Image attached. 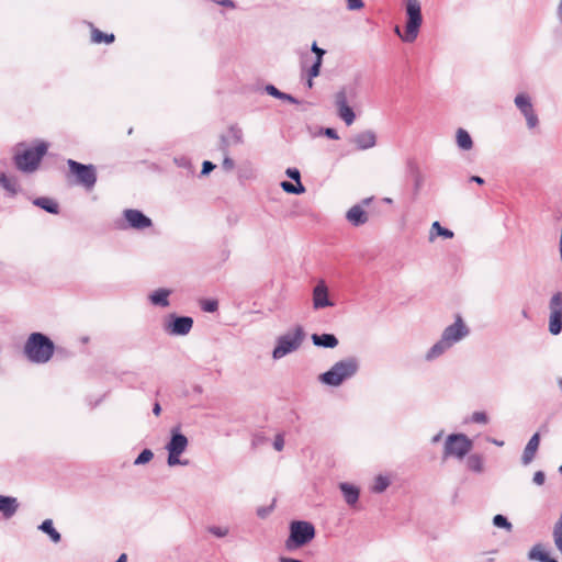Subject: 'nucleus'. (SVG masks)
Here are the masks:
<instances>
[{
    "instance_id": "obj_1",
    "label": "nucleus",
    "mask_w": 562,
    "mask_h": 562,
    "mask_svg": "<svg viewBox=\"0 0 562 562\" xmlns=\"http://www.w3.org/2000/svg\"><path fill=\"white\" fill-rule=\"evenodd\" d=\"M469 333L468 326L464 324L462 317L458 315L454 323L445 328L441 338L428 350L425 356L426 360L431 361L438 358L454 344L467 337Z\"/></svg>"
},
{
    "instance_id": "obj_2",
    "label": "nucleus",
    "mask_w": 562,
    "mask_h": 562,
    "mask_svg": "<svg viewBox=\"0 0 562 562\" xmlns=\"http://www.w3.org/2000/svg\"><path fill=\"white\" fill-rule=\"evenodd\" d=\"M54 342L42 333H32L24 344V355L33 363H46L54 355Z\"/></svg>"
},
{
    "instance_id": "obj_3",
    "label": "nucleus",
    "mask_w": 562,
    "mask_h": 562,
    "mask_svg": "<svg viewBox=\"0 0 562 562\" xmlns=\"http://www.w3.org/2000/svg\"><path fill=\"white\" fill-rule=\"evenodd\" d=\"M359 369V362L353 357H348L336 362L328 371L319 374L318 381L325 385L339 386L346 380L352 378Z\"/></svg>"
},
{
    "instance_id": "obj_4",
    "label": "nucleus",
    "mask_w": 562,
    "mask_h": 562,
    "mask_svg": "<svg viewBox=\"0 0 562 562\" xmlns=\"http://www.w3.org/2000/svg\"><path fill=\"white\" fill-rule=\"evenodd\" d=\"M405 9L407 15L405 32L402 33L400 26H395L394 32L403 42L413 43L417 38L423 23L420 2L418 0H405Z\"/></svg>"
},
{
    "instance_id": "obj_5",
    "label": "nucleus",
    "mask_w": 562,
    "mask_h": 562,
    "mask_svg": "<svg viewBox=\"0 0 562 562\" xmlns=\"http://www.w3.org/2000/svg\"><path fill=\"white\" fill-rule=\"evenodd\" d=\"M305 331L302 326L296 325L286 333L280 335L276 340L272 350V358L279 360L296 350H299L304 341Z\"/></svg>"
},
{
    "instance_id": "obj_6",
    "label": "nucleus",
    "mask_w": 562,
    "mask_h": 562,
    "mask_svg": "<svg viewBox=\"0 0 562 562\" xmlns=\"http://www.w3.org/2000/svg\"><path fill=\"white\" fill-rule=\"evenodd\" d=\"M47 149V143L38 140L34 148H27L22 153H16L14 155L16 168L23 172H34L38 168L42 158L46 155Z\"/></svg>"
},
{
    "instance_id": "obj_7",
    "label": "nucleus",
    "mask_w": 562,
    "mask_h": 562,
    "mask_svg": "<svg viewBox=\"0 0 562 562\" xmlns=\"http://www.w3.org/2000/svg\"><path fill=\"white\" fill-rule=\"evenodd\" d=\"M315 537V527L305 520H294L290 524V535L285 540V548L289 551L299 549L310 543Z\"/></svg>"
},
{
    "instance_id": "obj_8",
    "label": "nucleus",
    "mask_w": 562,
    "mask_h": 562,
    "mask_svg": "<svg viewBox=\"0 0 562 562\" xmlns=\"http://www.w3.org/2000/svg\"><path fill=\"white\" fill-rule=\"evenodd\" d=\"M187 447L188 438L180 432L179 428H172L170 440L166 445L168 451L167 463L169 467L189 464L188 460L180 459V456L186 451Z\"/></svg>"
},
{
    "instance_id": "obj_9",
    "label": "nucleus",
    "mask_w": 562,
    "mask_h": 562,
    "mask_svg": "<svg viewBox=\"0 0 562 562\" xmlns=\"http://www.w3.org/2000/svg\"><path fill=\"white\" fill-rule=\"evenodd\" d=\"M472 440L464 434L449 435L445 441L443 459L454 457L463 459L472 449Z\"/></svg>"
},
{
    "instance_id": "obj_10",
    "label": "nucleus",
    "mask_w": 562,
    "mask_h": 562,
    "mask_svg": "<svg viewBox=\"0 0 562 562\" xmlns=\"http://www.w3.org/2000/svg\"><path fill=\"white\" fill-rule=\"evenodd\" d=\"M67 165L71 173L77 177V183L91 190L97 182V170L93 165H83L76 160L68 159Z\"/></svg>"
},
{
    "instance_id": "obj_11",
    "label": "nucleus",
    "mask_w": 562,
    "mask_h": 562,
    "mask_svg": "<svg viewBox=\"0 0 562 562\" xmlns=\"http://www.w3.org/2000/svg\"><path fill=\"white\" fill-rule=\"evenodd\" d=\"M549 331L557 336L562 330V292H555L549 301Z\"/></svg>"
},
{
    "instance_id": "obj_12",
    "label": "nucleus",
    "mask_w": 562,
    "mask_h": 562,
    "mask_svg": "<svg viewBox=\"0 0 562 562\" xmlns=\"http://www.w3.org/2000/svg\"><path fill=\"white\" fill-rule=\"evenodd\" d=\"M335 104L337 106L339 117L346 123V125H351L355 122L356 115L353 110L348 105V89L346 87L341 88L335 94Z\"/></svg>"
},
{
    "instance_id": "obj_13",
    "label": "nucleus",
    "mask_w": 562,
    "mask_h": 562,
    "mask_svg": "<svg viewBox=\"0 0 562 562\" xmlns=\"http://www.w3.org/2000/svg\"><path fill=\"white\" fill-rule=\"evenodd\" d=\"M193 326V319L189 316L170 315V321L165 325V330L169 335L184 336L190 333Z\"/></svg>"
},
{
    "instance_id": "obj_14",
    "label": "nucleus",
    "mask_w": 562,
    "mask_h": 562,
    "mask_svg": "<svg viewBox=\"0 0 562 562\" xmlns=\"http://www.w3.org/2000/svg\"><path fill=\"white\" fill-rule=\"evenodd\" d=\"M123 215L131 228L142 231L153 225L151 220L138 210L127 209Z\"/></svg>"
},
{
    "instance_id": "obj_15",
    "label": "nucleus",
    "mask_w": 562,
    "mask_h": 562,
    "mask_svg": "<svg viewBox=\"0 0 562 562\" xmlns=\"http://www.w3.org/2000/svg\"><path fill=\"white\" fill-rule=\"evenodd\" d=\"M334 303L329 300L328 296V288L324 280L318 281V283L313 289V307L314 310H321L324 307L333 306Z\"/></svg>"
},
{
    "instance_id": "obj_16",
    "label": "nucleus",
    "mask_w": 562,
    "mask_h": 562,
    "mask_svg": "<svg viewBox=\"0 0 562 562\" xmlns=\"http://www.w3.org/2000/svg\"><path fill=\"white\" fill-rule=\"evenodd\" d=\"M352 142L357 149L367 150L376 145V135L373 131L367 130L355 135Z\"/></svg>"
},
{
    "instance_id": "obj_17",
    "label": "nucleus",
    "mask_w": 562,
    "mask_h": 562,
    "mask_svg": "<svg viewBox=\"0 0 562 562\" xmlns=\"http://www.w3.org/2000/svg\"><path fill=\"white\" fill-rule=\"evenodd\" d=\"M19 508L15 497L0 495V513L5 519L13 517Z\"/></svg>"
},
{
    "instance_id": "obj_18",
    "label": "nucleus",
    "mask_w": 562,
    "mask_h": 562,
    "mask_svg": "<svg viewBox=\"0 0 562 562\" xmlns=\"http://www.w3.org/2000/svg\"><path fill=\"white\" fill-rule=\"evenodd\" d=\"M539 442H540V436L538 432H536L531 436V438L529 439V441L527 442V445L524 449L522 457H521L522 464L527 465L533 460L535 454L539 448Z\"/></svg>"
},
{
    "instance_id": "obj_19",
    "label": "nucleus",
    "mask_w": 562,
    "mask_h": 562,
    "mask_svg": "<svg viewBox=\"0 0 562 562\" xmlns=\"http://www.w3.org/2000/svg\"><path fill=\"white\" fill-rule=\"evenodd\" d=\"M346 218L350 224L358 227L368 222V214L360 205L357 204L348 210Z\"/></svg>"
},
{
    "instance_id": "obj_20",
    "label": "nucleus",
    "mask_w": 562,
    "mask_h": 562,
    "mask_svg": "<svg viewBox=\"0 0 562 562\" xmlns=\"http://www.w3.org/2000/svg\"><path fill=\"white\" fill-rule=\"evenodd\" d=\"M339 490L344 495L345 502L349 506H355L358 503L360 491L357 486L347 482H342L339 484Z\"/></svg>"
},
{
    "instance_id": "obj_21",
    "label": "nucleus",
    "mask_w": 562,
    "mask_h": 562,
    "mask_svg": "<svg viewBox=\"0 0 562 562\" xmlns=\"http://www.w3.org/2000/svg\"><path fill=\"white\" fill-rule=\"evenodd\" d=\"M171 291L165 288H160L151 292L148 296L150 303L156 306L167 307L169 306V295Z\"/></svg>"
},
{
    "instance_id": "obj_22",
    "label": "nucleus",
    "mask_w": 562,
    "mask_h": 562,
    "mask_svg": "<svg viewBox=\"0 0 562 562\" xmlns=\"http://www.w3.org/2000/svg\"><path fill=\"white\" fill-rule=\"evenodd\" d=\"M311 338L317 347L335 348L338 346V339L334 334H313Z\"/></svg>"
},
{
    "instance_id": "obj_23",
    "label": "nucleus",
    "mask_w": 562,
    "mask_h": 562,
    "mask_svg": "<svg viewBox=\"0 0 562 562\" xmlns=\"http://www.w3.org/2000/svg\"><path fill=\"white\" fill-rule=\"evenodd\" d=\"M0 186L8 192L10 196H13L19 191V184L14 177H9L4 172H0Z\"/></svg>"
},
{
    "instance_id": "obj_24",
    "label": "nucleus",
    "mask_w": 562,
    "mask_h": 562,
    "mask_svg": "<svg viewBox=\"0 0 562 562\" xmlns=\"http://www.w3.org/2000/svg\"><path fill=\"white\" fill-rule=\"evenodd\" d=\"M34 205L45 210L50 214H57L59 211L58 204L55 200L46 196L36 198L34 200Z\"/></svg>"
},
{
    "instance_id": "obj_25",
    "label": "nucleus",
    "mask_w": 562,
    "mask_h": 562,
    "mask_svg": "<svg viewBox=\"0 0 562 562\" xmlns=\"http://www.w3.org/2000/svg\"><path fill=\"white\" fill-rule=\"evenodd\" d=\"M456 137H457L458 147L460 149H462V150L472 149L473 140H472L470 134L465 130L458 128Z\"/></svg>"
},
{
    "instance_id": "obj_26",
    "label": "nucleus",
    "mask_w": 562,
    "mask_h": 562,
    "mask_svg": "<svg viewBox=\"0 0 562 562\" xmlns=\"http://www.w3.org/2000/svg\"><path fill=\"white\" fill-rule=\"evenodd\" d=\"M265 90H266V92L269 95L274 97L277 99H280V100H283V101H288V102L293 103V104H299L300 103L299 100L295 99L293 95L280 91L273 85H267Z\"/></svg>"
},
{
    "instance_id": "obj_27",
    "label": "nucleus",
    "mask_w": 562,
    "mask_h": 562,
    "mask_svg": "<svg viewBox=\"0 0 562 562\" xmlns=\"http://www.w3.org/2000/svg\"><path fill=\"white\" fill-rule=\"evenodd\" d=\"M467 468L475 473H482L484 471V460L480 454H471L467 459Z\"/></svg>"
},
{
    "instance_id": "obj_28",
    "label": "nucleus",
    "mask_w": 562,
    "mask_h": 562,
    "mask_svg": "<svg viewBox=\"0 0 562 562\" xmlns=\"http://www.w3.org/2000/svg\"><path fill=\"white\" fill-rule=\"evenodd\" d=\"M38 529L43 532L47 533L50 538V540L55 543L59 542L61 539L60 533L54 528L53 521L50 519L44 520Z\"/></svg>"
},
{
    "instance_id": "obj_29",
    "label": "nucleus",
    "mask_w": 562,
    "mask_h": 562,
    "mask_svg": "<svg viewBox=\"0 0 562 562\" xmlns=\"http://www.w3.org/2000/svg\"><path fill=\"white\" fill-rule=\"evenodd\" d=\"M226 135L233 145H239L244 143L243 130L236 124L228 127Z\"/></svg>"
},
{
    "instance_id": "obj_30",
    "label": "nucleus",
    "mask_w": 562,
    "mask_h": 562,
    "mask_svg": "<svg viewBox=\"0 0 562 562\" xmlns=\"http://www.w3.org/2000/svg\"><path fill=\"white\" fill-rule=\"evenodd\" d=\"M435 234L438 236H441L443 238H452L453 237V232L448 228L442 227L440 225V223L437 221L434 222L431 225L430 236H429L430 240H434Z\"/></svg>"
},
{
    "instance_id": "obj_31",
    "label": "nucleus",
    "mask_w": 562,
    "mask_h": 562,
    "mask_svg": "<svg viewBox=\"0 0 562 562\" xmlns=\"http://www.w3.org/2000/svg\"><path fill=\"white\" fill-rule=\"evenodd\" d=\"M515 104L522 114L532 110L530 98L524 93L517 94L515 98Z\"/></svg>"
},
{
    "instance_id": "obj_32",
    "label": "nucleus",
    "mask_w": 562,
    "mask_h": 562,
    "mask_svg": "<svg viewBox=\"0 0 562 562\" xmlns=\"http://www.w3.org/2000/svg\"><path fill=\"white\" fill-rule=\"evenodd\" d=\"M281 188L284 192L291 193V194H302L305 192V187L302 184V182L294 184L289 181H282Z\"/></svg>"
},
{
    "instance_id": "obj_33",
    "label": "nucleus",
    "mask_w": 562,
    "mask_h": 562,
    "mask_svg": "<svg viewBox=\"0 0 562 562\" xmlns=\"http://www.w3.org/2000/svg\"><path fill=\"white\" fill-rule=\"evenodd\" d=\"M390 485V480L387 476L384 475H378L374 479L373 485H372V492L374 493H382L384 492Z\"/></svg>"
},
{
    "instance_id": "obj_34",
    "label": "nucleus",
    "mask_w": 562,
    "mask_h": 562,
    "mask_svg": "<svg viewBox=\"0 0 562 562\" xmlns=\"http://www.w3.org/2000/svg\"><path fill=\"white\" fill-rule=\"evenodd\" d=\"M91 38H92L93 43H102V42L112 43V42H114L113 34H105L98 29L92 30Z\"/></svg>"
},
{
    "instance_id": "obj_35",
    "label": "nucleus",
    "mask_w": 562,
    "mask_h": 562,
    "mask_svg": "<svg viewBox=\"0 0 562 562\" xmlns=\"http://www.w3.org/2000/svg\"><path fill=\"white\" fill-rule=\"evenodd\" d=\"M547 557H548V553L542 550L540 544L533 546L528 553L529 560H536V561H540V562H544Z\"/></svg>"
},
{
    "instance_id": "obj_36",
    "label": "nucleus",
    "mask_w": 562,
    "mask_h": 562,
    "mask_svg": "<svg viewBox=\"0 0 562 562\" xmlns=\"http://www.w3.org/2000/svg\"><path fill=\"white\" fill-rule=\"evenodd\" d=\"M493 525L497 528H504L507 531H512L513 529V525L508 521V519L505 516L501 514L494 516Z\"/></svg>"
},
{
    "instance_id": "obj_37",
    "label": "nucleus",
    "mask_w": 562,
    "mask_h": 562,
    "mask_svg": "<svg viewBox=\"0 0 562 562\" xmlns=\"http://www.w3.org/2000/svg\"><path fill=\"white\" fill-rule=\"evenodd\" d=\"M154 458V453L150 449H144L138 457L135 459L134 464L140 465L149 462Z\"/></svg>"
},
{
    "instance_id": "obj_38",
    "label": "nucleus",
    "mask_w": 562,
    "mask_h": 562,
    "mask_svg": "<svg viewBox=\"0 0 562 562\" xmlns=\"http://www.w3.org/2000/svg\"><path fill=\"white\" fill-rule=\"evenodd\" d=\"M207 531L217 538L226 537L229 532L228 527L210 526Z\"/></svg>"
},
{
    "instance_id": "obj_39",
    "label": "nucleus",
    "mask_w": 562,
    "mask_h": 562,
    "mask_svg": "<svg viewBox=\"0 0 562 562\" xmlns=\"http://www.w3.org/2000/svg\"><path fill=\"white\" fill-rule=\"evenodd\" d=\"M201 307L204 312L214 313L218 308V303L215 300H205L202 302Z\"/></svg>"
},
{
    "instance_id": "obj_40",
    "label": "nucleus",
    "mask_w": 562,
    "mask_h": 562,
    "mask_svg": "<svg viewBox=\"0 0 562 562\" xmlns=\"http://www.w3.org/2000/svg\"><path fill=\"white\" fill-rule=\"evenodd\" d=\"M526 121H527V125L529 128H533L537 126L538 124V116L537 114L535 113L533 109L528 111L527 113L524 114Z\"/></svg>"
},
{
    "instance_id": "obj_41",
    "label": "nucleus",
    "mask_w": 562,
    "mask_h": 562,
    "mask_svg": "<svg viewBox=\"0 0 562 562\" xmlns=\"http://www.w3.org/2000/svg\"><path fill=\"white\" fill-rule=\"evenodd\" d=\"M321 67H322V61L319 58H316L307 71L308 77H311V78L317 77L319 75Z\"/></svg>"
},
{
    "instance_id": "obj_42",
    "label": "nucleus",
    "mask_w": 562,
    "mask_h": 562,
    "mask_svg": "<svg viewBox=\"0 0 562 562\" xmlns=\"http://www.w3.org/2000/svg\"><path fill=\"white\" fill-rule=\"evenodd\" d=\"M232 142L227 137L226 134H222L220 137V149L223 153V155H226L228 153L229 146H232Z\"/></svg>"
},
{
    "instance_id": "obj_43",
    "label": "nucleus",
    "mask_w": 562,
    "mask_h": 562,
    "mask_svg": "<svg viewBox=\"0 0 562 562\" xmlns=\"http://www.w3.org/2000/svg\"><path fill=\"white\" fill-rule=\"evenodd\" d=\"M285 175L295 181V183L301 182V172L297 168H288L285 170Z\"/></svg>"
},
{
    "instance_id": "obj_44",
    "label": "nucleus",
    "mask_w": 562,
    "mask_h": 562,
    "mask_svg": "<svg viewBox=\"0 0 562 562\" xmlns=\"http://www.w3.org/2000/svg\"><path fill=\"white\" fill-rule=\"evenodd\" d=\"M471 419L477 424H486L488 420L487 415L484 412H474Z\"/></svg>"
},
{
    "instance_id": "obj_45",
    "label": "nucleus",
    "mask_w": 562,
    "mask_h": 562,
    "mask_svg": "<svg viewBox=\"0 0 562 562\" xmlns=\"http://www.w3.org/2000/svg\"><path fill=\"white\" fill-rule=\"evenodd\" d=\"M235 167L234 160L228 156V153L224 155V159L222 161V168L225 171H232Z\"/></svg>"
},
{
    "instance_id": "obj_46",
    "label": "nucleus",
    "mask_w": 562,
    "mask_h": 562,
    "mask_svg": "<svg viewBox=\"0 0 562 562\" xmlns=\"http://www.w3.org/2000/svg\"><path fill=\"white\" fill-rule=\"evenodd\" d=\"M363 1L362 0H347V8L348 10H359L363 8Z\"/></svg>"
},
{
    "instance_id": "obj_47",
    "label": "nucleus",
    "mask_w": 562,
    "mask_h": 562,
    "mask_svg": "<svg viewBox=\"0 0 562 562\" xmlns=\"http://www.w3.org/2000/svg\"><path fill=\"white\" fill-rule=\"evenodd\" d=\"M272 509H273V505L268 506V507H265V506L259 507L257 509V516L263 519V518H266V517H268L270 515Z\"/></svg>"
},
{
    "instance_id": "obj_48",
    "label": "nucleus",
    "mask_w": 562,
    "mask_h": 562,
    "mask_svg": "<svg viewBox=\"0 0 562 562\" xmlns=\"http://www.w3.org/2000/svg\"><path fill=\"white\" fill-rule=\"evenodd\" d=\"M311 49H312V52L316 55V58H319V59H321V61L323 63V57H324V55H325V53H326V52H325V49H323V48L318 47L316 42H314V43L312 44Z\"/></svg>"
},
{
    "instance_id": "obj_49",
    "label": "nucleus",
    "mask_w": 562,
    "mask_h": 562,
    "mask_svg": "<svg viewBox=\"0 0 562 562\" xmlns=\"http://www.w3.org/2000/svg\"><path fill=\"white\" fill-rule=\"evenodd\" d=\"M283 447H284V439H283V436L279 434L274 438L273 448L277 451H281L283 449Z\"/></svg>"
},
{
    "instance_id": "obj_50",
    "label": "nucleus",
    "mask_w": 562,
    "mask_h": 562,
    "mask_svg": "<svg viewBox=\"0 0 562 562\" xmlns=\"http://www.w3.org/2000/svg\"><path fill=\"white\" fill-rule=\"evenodd\" d=\"M214 168H215V165L213 162L205 160L202 165L201 175H203V176L209 175Z\"/></svg>"
},
{
    "instance_id": "obj_51",
    "label": "nucleus",
    "mask_w": 562,
    "mask_h": 562,
    "mask_svg": "<svg viewBox=\"0 0 562 562\" xmlns=\"http://www.w3.org/2000/svg\"><path fill=\"white\" fill-rule=\"evenodd\" d=\"M544 480H546V475L542 471H537L535 474H533V483L537 484V485H542L544 483Z\"/></svg>"
},
{
    "instance_id": "obj_52",
    "label": "nucleus",
    "mask_w": 562,
    "mask_h": 562,
    "mask_svg": "<svg viewBox=\"0 0 562 562\" xmlns=\"http://www.w3.org/2000/svg\"><path fill=\"white\" fill-rule=\"evenodd\" d=\"M325 135L331 139H338L339 136H338V133L336 132V130L334 128H326L325 130Z\"/></svg>"
},
{
    "instance_id": "obj_53",
    "label": "nucleus",
    "mask_w": 562,
    "mask_h": 562,
    "mask_svg": "<svg viewBox=\"0 0 562 562\" xmlns=\"http://www.w3.org/2000/svg\"><path fill=\"white\" fill-rule=\"evenodd\" d=\"M557 18L560 24H562V0L559 1L558 8H557Z\"/></svg>"
},
{
    "instance_id": "obj_54",
    "label": "nucleus",
    "mask_w": 562,
    "mask_h": 562,
    "mask_svg": "<svg viewBox=\"0 0 562 562\" xmlns=\"http://www.w3.org/2000/svg\"><path fill=\"white\" fill-rule=\"evenodd\" d=\"M470 181L475 182V183H477L480 186H482L485 182L484 179L481 178L480 176H472V177H470Z\"/></svg>"
},
{
    "instance_id": "obj_55",
    "label": "nucleus",
    "mask_w": 562,
    "mask_h": 562,
    "mask_svg": "<svg viewBox=\"0 0 562 562\" xmlns=\"http://www.w3.org/2000/svg\"><path fill=\"white\" fill-rule=\"evenodd\" d=\"M441 437H442V431H440V432H438L436 436H434V437H432V439H431V442H432V443H437V442H439V441H440V439H441Z\"/></svg>"
},
{
    "instance_id": "obj_56",
    "label": "nucleus",
    "mask_w": 562,
    "mask_h": 562,
    "mask_svg": "<svg viewBox=\"0 0 562 562\" xmlns=\"http://www.w3.org/2000/svg\"><path fill=\"white\" fill-rule=\"evenodd\" d=\"M280 562H302L301 560H297V559H292V558H280Z\"/></svg>"
},
{
    "instance_id": "obj_57",
    "label": "nucleus",
    "mask_w": 562,
    "mask_h": 562,
    "mask_svg": "<svg viewBox=\"0 0 562 562\" xmlns=\"http://www.w3.org/2000/svg\"><path fill=\"white\" fill-rule=\"evenodd\" d=\"M160 412H161L160 405H159L158 403H156V404L154 405L153 413H154L156 416H158V415L160 414Z\"/></svg>"
},
{
    "instance_id": "obj_58",
    "label": "nucleus",
    "mask_w": 562,
    "mask_h": 562,
    "mask_svg": "<svg viewBox=\"0 0 562 562\" xmlns=\"http://www.w3.org/2000/svg\"><path fill=\"white\" fill-rule=\"evenodd\" d=\"M488 441H490V442H492V443H494V445H496V446H498V447L504 446V441H502V440H497V439H488Z\"/></svg>"
},
{
    "instance_id": "obj_59",
    "label": "nucleus",
    "mask_w": 562,
    "mask_h": 562,
    "mask_svg": "<svg viewBox=\"0 0 562 562\" xmlns=\"http://www.w3.org/2000/svg\"><path fill=\"white\" fill-rule=\"evenodd\" d=\"M126 560H127V557H126V554H125V553H123V554H121V555L119 557V559L116 560V562H126Z\"/></svg>"
},
{
    "instance_id": "obj_60",
    "label": "nucleus",
    "mask_w": 562,
    "mask_h": 562,
    "mask_svg": "<svg viewBox=\"0 0 562 562\" xmlns=\"http://www.w3.org/2000/svg\"><path fill=\"white\" fill-rule=\"evenodd\" d=\"M521 315H522V317H525V318H527V319L529 318V313H528V311H527V310H522V311H521Z\"/></svg>"
},
{
    "instance_id": "obj_61",
    "label": "nucleus",
    "mask_w": 562,
    "mask_h": 562,
    "mask_svg": "<svg viewBox=\"0 0 562 562\" xmlns=\"http://www.w3.org/2000/svg\"><path fill=\"white\" fill-rule=\"evenodd\" d=\"M306 85L311 89L313 87V78L308 77Z\"/></svg>"
},
{
    "instance_id": "obj_62",
    "label": "nucleus",
    "mask_w": 562,
    "mask_h": 562,
    "mask_svg": "<svg viewBox=\"0 0 562 562\" xmlns=\"http://www.w3.org/2000/svg\"><path fill=\"white\" fill-rule=\"evenodd\" d=\"M544 562H558V561H557L555 559L550 558V557L548 555Z\"/></svg>"
},
{
    "instance_id": "obj_63",
    "label": "nucleus",
    "mask_w": 562,
    "mask_h": 562,
    "mask_svg": "<svg viewBox=\"0 0 562 562\" xmlns=\"http://www.w3.org/2000/svg\"><path fill=\"white\" fill-rule=\"evenodd\" d=\"M558 384H559L560 389L562 390V379L558 380Z\"/></svg>"
},
{
    "instance_id": "obj_64",
    "label": "nucleus",
    "mask_w": 562,
    "mask_h": 562,
    "mask_svg": "<svg viewBox=\"0 0 562 562\" xmlns=\"http://www.w3.org/2000/svg\"><path fill=\"white\" fill-rule=\"evenodd\" d=\"M384 202H386V203H392V199H390V198H385V199H384Z\"/></svg>"
}]
</instances>
